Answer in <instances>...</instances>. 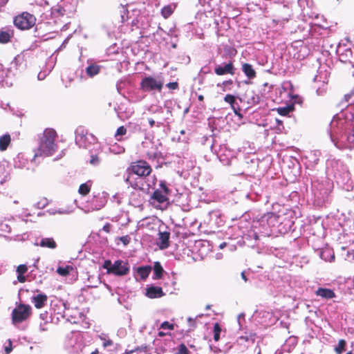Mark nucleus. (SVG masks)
Wrapping results in <instances>:
<instances>
[{"instance_id": "13d9d810", "label": "nucleus", "mask_w": 354, "mask_h": 354, "mask_svg": "<svg viewBox=\"0 0 354 354\" xmlns=\"http://www.w3.org/2000/svg\"><path fill=\"white\" fill-rule=\"evenodd\" d=\"M8 75V73L3 69L2 64H0V83L3 82L5 77Z\"/></svg>"}, {"instance_id": "58836bf2", "label": "nucleus", "mask_w": 354, "mask_h": 354, "mask_svg": "<svg viewBox=\"0 0 354 354\" xmlns=\"http://www.w3.org/2000/svg\"><path fill=\"white\" fill-rule=\"evenodd\" d=\"M98 337L102 342V346L104 348L113 345V342L109 338L108 334L102 333L98 335Z\"/></svg>"}, {"instance_id": "f03ea898", "label": "nucleus", "mask_w": 354, "mask_h": 354, "mask_svg": "<svg viewBox=\"0 0 354 354\" xmlns=\"http://www.w3.org/2000/svg\"><path fill=\"white\" fill-rule=\"evenodd\" d=\"M252 226L246 221L241 220L237 225L232 226L227 232V234L234 239L242 238L243 242L249 247L258 246L259 236L257 232L252 229Z\"/></svg>"}, {"instance_id": "774afa93", "label": "nucleus", "mask_w": 354, "mask_h": 354, "mask_svg": "<svg viewBox=\"0 0 354 354\" xmlns=\"http://www.w3.org/2000/svg\"><path fill=\"white\" fill-rule=\"evenodd\" d=\"M290 109L288 107L279 108L278 109V113L281 115H287Z\"/></svg>"}, {"instance_id": "9b49d317", "label": "nucleus", "mask_w": 354, "mask_h": 354, "mask_svg": "<svg viewBox=\"0 0 354 354\" xmlns=\"http://www.w3.org/2000/svg\"><path fill=\"white\" fill-rule=\"evenodd\" d=\"M150 203L156 209L164 210L169 204V196L155 189L151 196Z\"/></svg>"}, {"instance_id": "680f3d73", "label": "nucleus", "mask_w": 354, "mask_h": 354, "mask_svg": "<svg viewBox=\"0 0 354 354\" xmlns=\"http://www.w3.org/2000/svg\"><path fill=\"white\" fill-rule=\"evenodd\" d=\"M232 84H233V81L232 80L224 81L222 83V85L224 87L223 91L231 90V88H232L231 86L232 85Z\"/></svg>"}, {"instance_id": "052dcab7", "label": "nucleus", "mask_w": 354, "mask_h": 354, "mask_svg": "<svg viewBox=\"0 0 354 354\" xmlns=\"http://www.w3.org/2000/svg\"><path fill=\"white\" fill-rule=\"evenodd\" d=\"M260 101V97L259 95L253 93L252 97L249 99V103L258 104Z\"/></svg>"}, {"instance_id": "5701e85b", "label": "nucleus", "mask_w": 354, "mask_h": 354, "mask_svg": "<svg viewBox=\"0 0 354 354\" xmlns=\"http://www.w3.org/2000/svg\"><path fill=\"white\" fill-rule=\"evenodd\" d=\"M315 82H319L320 85L316 86V93L317 95H324L327 90V77L325 76L324 79L322 80V77L319 75H316L314 77Z\"/></svg>"}, {"instance_id": "6e6d98bb", "label": "nucleus", "mask_w": 354, "mask_h": 354, "mask_svg": "<svg viewBox=\"0 0 354 354\" xmlns=\"http://www.w3.org/2000/svg\"><path fill=\"white\" fill-rule=\"evenodd\" d=\"M124 246L127 245L131 241V237L129 235L120 236L118 238Z\"/></svg>"}, {"instance_id": "9d476101", "label": "nucleus", "mask_w": 354, "mask_h": 354, "mask_svg": "<svg viewBox=\"0 0 354 354\" xmlns=\"http://www.w3.org/2000/svg\"><path fill=\"white\" fill-rule=\"evenodd\" d=\"M128 171H131L144 181H147L146 178L151 174V168L147 162L140 160L129 167Z\"/></svg>"}, {"instance_id": "412c9836", "label": "nucleus", "mask_w": 354, "mask_h": 354, "mask_svg": "<svg viewBox=\"0 0 354 354\" xmlns=\"http://www.w3.org/2000/svg\"><path fill=\"white\" fill-rule=\"evenodd\" d=\"M102 69V66L99 65L93 59L87 60V66L85 68V74L89 78H93L97 75Z\"/></svg>"}, {"instance_id": "a211bd4d", "label": "nucleus", "mask_w": 354, "mask_h": 354, "mask_svg": "<svg viewBox=\"0 0 354 354\" xmlns=\"http://www.w3.org/2000/svg\"><path fill=\"white\" fill-rule=\"evenodd\" d=\"M25 65L24 57L17 55L10 62V66L7 69V73L8 75L12 74L15 75L18 71H21L24 68Z\"/></svg>"}, {"instance_id": "c85d7f7f", "label": "nucleus", "mask_w": 354, "mask_h": 354, "mask_svg": "<svg viewBox=\"0 0 354 354\" xmlns=\"http://www.w3.org/2000/svg\"><path fill=\"white\" fill-rule=\"evenodd\" d=\"M335 178L337 180L338 184H342L346 185V189L348 190L349 187H351V190H354V185H348L350 180V174L346 171L343 173V178L342 179L341 174L339 173H336L335 174Z\"/></svg>"}, {"instance_id": "a878e982", "label": "nucleus", "mask_w": 354, "mask_h": 354, "mask_svg": "<svg viewBox=\"0 0 354 354\" xmlns=\"http://www.w3.org/2000/svg\"><path fill=\"white\" fill-rule=\"evenodd\" d=\"M152 268L150 266H140L136 270V279L137 280H145L150 274Z\"/></svg>"}, {"instance_id": "4c0bfd02", "label": "nucleus", "mask_w": 354, "mask_h": 354, "mask_svg": "<svg viewBox=\"0 0 354 354\" xmlns=\"http://www.w3.org/2000/svg\"><path fill=\"white\" fill-rule=\"evenodd\" d=\"M11 141L10 136L5 134L0 138V151H5L7 149Z\"/></svg>"}, {"instance_id": "7c9ffc66", "label": "nucleus", "mask_w": 354, "mask_h": 354, "mask_svg": "<svg viewBox=\"0 0 354 354\" xmlns=\"http://www.w3.org/2000/svg\"><path fill=\"white\" fill-rule=\"evenodd\" d=\"M316 295L324 299H332L335 297L333 290L324 288H319L316 291Z\"/></svg>"}, {"instance_id": "473e14b6", "label": "nucleus", "mask_w": 354, "mask_h": 354, "mask_svg": "<svg viewBox=\"0 0 354 354\" xmlns=\"http://www.w3.org/2000/svg\"><path fill=\"white\" fill-rule=\"evenodd\" d=\"M28 164V160L24 157L22 153H19L14 159V166L15 168L24 169Z\"/></svg>"}, {"instance_id": "69168bd1", "label": "nucleus", "mask_w": 354, "mask_h": 354, "mask_svg": "<svg viewBox=\"0 0 354 354\" xmlns=\"http://www.w3.org/2000/svg\"><path fill=\"white\" fill-rule=\"evenodd\" d=\"M112 266L113 263L110 260H106L104 261L103 267L104 268L107 270L108 273H111V268H112Z\"/></svg>"}, {"instance_id": "393cba45", "label": "nucleus", "mask_w": 354, "mask_h": 354, "mask_svg": "<svg viewBox=\"0 0 354 354\" xmlns=\"http://www.w3.org/2000/svg\"><path fill=\"white\" fill-rule=\"evenodd\" d=\"M48 297L44 293H38L32 297V302L37 308L44 307L47 302Z\"/></svg>"}, {"instance_id": "c03bdc74", "label": "nucleus", "mask_w": 354, "mask_h": 354, "mask_svg": "<svg viewBox=\"0 0 354 354\" xmlns=\"http://www.w3.org/2000/svg\"><path fill=\"white\" fill-rule=\"evenodd\" d=\"M127 133V129L124 126H121L118 128L115 133V138L118 141H122V136H124Z\"/></svg>"}, {"instance_id": "6e6552de", "label": "nucleus", "mask_w": 354, "mask_h": 354, "mask_svg": "<svg viewBox=\"0 0 354 354\" xmlns=\"http://www.w3.org/2000/svg\"><path fill=\"white\" fill-rule=\"evenodd\" d=\"M35 23V17L27 12H24L14 18L15 26L21 30H28L33 27Z\"/></svg>"}, {"instance_id": "39448f33", "label": "nucleus", "mask_w": 354, "mask_h": 354, "mask_svg": "<svg viewBox=\"0 0 354 354\" xmlns=\"http://www.w3.org/2000/svg\"><path fill=\"white\" fill-rule=\"evenodd\" d=\"M206 142L209 144L211 151L216 154L223 165H231L232 161L235 158V152L233 150L229 149L226 145H220L217 149L213 138H206Z\"/></svg>"}, {"instance_id": "7ed1b4c3", "label": "nucleus", "mask_w": 354, "mask_h": 354, "mask_svg": "<svg viewBox=\"0 0 354 354\" xmlns=\"http://www.w3.org/2000/svg\"><path fill=\"white\" fill-rule=\"evenodd\" d=\"M56 137L57 133L54 129H46L44 131L43 136L40 138L37 149L35 151L32 160L35 161L39 157L53 156L57 150V145L55 143Z\"/></svg>"}, {"instance_id": "0eeeda50", "label": "nucleus", "mask_w": 354, "mask_h": 354, "mask_svg": "<svg viewBox=\"0 0 354 354\" xmlns=\"http://www.w3.org/2000/svg\"><path fill=\"white\" fill-rule=\"evenodd\" d=\"M75 144L82 148H88L91 144L96 142V138L87 132L82 127H79L75 130Z\"/></svg>"}, {"instance_id": "5fc2aeb1", "label": "nucleus", "mask_w": 354, "mask_h": 354, "mask_svg": "<svg viewBox=\"0 0 354 354\" xmlns=\"http://www.w3.org/2000/svg\"><path fill=\"white\" fill-rule=\"evenodd\" d=\"M275 123H276L275 129H277V131H278L279 132H282L283 130L284 129L283 122L281 120H280L279 119L276 118Z\"/></svg>"}, {"instance_id": "0e129e2a", "label": "nucleus", "mask_w": 354, "mask_h": 354, "mask_svg": "<svg viewBox=\"0 0 354 354\" xmlns=\"http://www.w3.org/2000/svg\"><path fill=\"white\" fill-rule=\"evenodd\" d=\"M354 95V86L351 88V90L346 93L344 96V99L346 102H348L351 98Z\"/></svg>"}, {"instance_id": "20e7f679", "label": "nucleus", "mask_w": 354, "mask_h": 354, "mask_svg": "<svg viewBox=\"0 0 354 354\" xmlns=\"http://www.w3.org/2000/svg\"><path fill=\"white\" fill-rule=\"evenodd\" d=\"M266 221L268 227L270 229V233H286L290 227V221L286 220L283 216L274 213H268L264 216L261 222Z\"/></svg>"}, {"instance_id": "b1692460", "label": "nucleus", "mask_w": 354, "mask_h": 354, "mask_svg": "<svg viewBox=\"0 0 354 354\" xmlns=\"http://www.w3.org/2000/svg\"><path fill=\"white\" fill-rule=\"evenodd\" d=\"M170 232L162 231L160 229L158 232V239L160 240V248L166 249L169 245Z\"/></svg>"}, {"instance_id": "e433bc0d", "label": "nucleus", "mask_w": 354, "mask_h": 354, "mask_svg": "<svg viewBox=\"0 0 354 354\" xmlns=\"http://www.w3.org/2000/svg\"><path fill=\"white\" fill-rule=\"evenodd\" d=\"M321 156V152L318 150L310 151L307 158L308 159V162L312 163L313 165H317L319 160V157Z\"/></svg>"}, {"instance_id": "ddd939ff", "label": "nucleus", "mask_w": 354, "mask_h": 354, "mask_svg": "<svg viewBox=\"0 0 354 354\" xmlns=\"http://www.w3.org/2000/svg\"><path fill=\"white\" fill-rule=\"evenodd\" d=\"M31 307L28 304H19L12 310V318L14 324L26 320L30 315Z\"/></svg>"}, {"instance_id": "e2e57ef3", "label": "nucleus", "mask_w": 354, "mask_h": 354, "mask_svg": "<svg viewBox=\"0 0 354 354\" xmlns=\"http://www.w3.org/2000/svg\"><path fill=\"white\" fill-rule=\"evenodd\" d=\"M160 328L164 330H172L174 328V326L168 322H164L161 324Z\"/></svg>"}, {"instance_id": "423d86ee", "label": "nucleus", "mask_w": 354, "mask_h": 354, "mask_svg": "<svg viewBox=\"0 0 354 354\" xmlns=\"http://www.w3.org/2000/svg\"><path fill=\"white\" fill-rule=\"evenodd\" d=\"M164 85V80L161 75L145 76L140 82V89L144 92H161Z\"/></svg>"}, {"instance_id": "3c124183", "label": "nucleus", "mask_w": 354, "mask_h": 354, "mask_svg": "<svg viewBox=\"0 0 354 354\" xmlns=\"http://www.w3.org/2000/svg\"><path fill=\"white\" fill-rule=\"evenodd\" d=\"M48 205V201L46 198H42L35 205V207L37 209H43L46 207Z\"/></svg>"}, {"instance_id": "ea45409f", "label": "nucleus", "mask_w": 354, "mask_h": 354, "mask_svg": "<svg viewBox=\"0 0 354 354\" xmlns=\"http://www.w3.org/2000/svg\"><path fill=\"white\" fill-rule=\"evenodd\" d=\"M156 189L159 192L169 196L171 193V190L169 187V184L165 180H160L158 184V188Z\"/></svg>"}, {"instance_id": "a18cd8bd", "label": "nucleus", "mask_w": 354, "mask_h": 354, "mask_svg": "<svg viewBox=\"0 0 354 354\" xmlns=\"http://www.w3.org/2000/svg\"><path fill=\"white\" fill-rule=\"evenodd\" d=\"M346 345V341L344 339H340L338 342V344L335 348V352L337 354L342 353V352L345 351Z\"/></svg>"}, {"instance_id": "4d7b16f0", "label": "nucleus", "mask_w": 354, "mask_h": 354, "mask_svg": "<svg viewBox=\"0 0 354 354\" xmlns=\"http://www.w3.org/2000/svg\"><path fill=\"white\" fill-rule=\"evenodd\" d=\"M189 351L184 344H180L178 346V354H189Z\"/></svg>"}, {"instance_id": "37998d69", "label": "nucleus", "mask_w": 354, "mask_h": 354, "mask_svg": "<svg viewBox=\"0 0 354 354\" xmlns=\"http://www.w3.org/2000/svg\"><path fill=\"white\" fill-rule=\"evenodd\" d=\"M109 151L114 154H120L124 151V148L117 143H114L110 145Z\"/></svg>"}, {"instance_id": "864d4df0", "label": "nucleus", "mask_w": 354, "mask_h": 354, "mask_svg": "<svg viewBox=\"0 0 354 354\" xmlns=\"http://www.w3.org/2000/svg\"><path fill=\"white\" fill-rule=\"evenodd\" d=\"M126 84V82L123 80H120L117 82L116 88L120 94H122V91L124 88Z\"/></svg>"}, {"instance_id": "aec40b11", "label": "nucleus", "mask_w": 354, "mask_h": 354, "mask_svg": "<svg viewBox=\"0 0 354 354\" xmlns=\"http://www.w3.org/2000/svg\"><path fill=\"white\" fill-rule=\"evenodd\" d=\"M214 73L217 75H234L235 73V68L232 62H224L221 64H216Z\"/></svg>"}, {"instance_id": "c9c22d12", "label": "nucleus", "mask_w": 354, "mask_h": 354, "mask_svg": "<svg viewBox=\"0 0 354 354\" xmlns=\"http://www.w3.org/2000/svg\"><path fill=\"white\" fill-rule=\"evenodd\" d=\"M153 278L154 279H160L162 276V274L164 272V270L160 264V262L158 261H156L154 263V265H153Z\"/></svg>"}, {"instance_id": "cd10ccee", "label": "nucleus", "mask_w": 354, "mask_h": 354, "mask_svg": "<svg viewBox=\"0 0 354 354\" xmlns=\"http://www.w3.org/2000/svg\"><path fill=\"white\" fill-rule=\"evenodd\" d=\"M13 36V30L8 27L0 28V43L6 44L10 41Z\"/></svg>"}, {"instance_id": "a19ab883", "label": "nucleus", "mask_w": 354, "mask_h": 354, "mask_svg": "<svg viewBox=\"0 0 354 354\" xmlns=\"http://www.w3.org/2000/svg\"><path fill=\"white\" fill-rule=\"evenodd\" d=\"M73 270L71 266L66 265L65 266H59L57 272L62 276H67Z\"/></svg>"}, {"instance_id": "4468645a", "label": "nucleus", "mask_w": 354, "mask_h": 354, "mask_svg": "<svg viewBox=\"0 0 354 354\" xmlns=\"http://www.w3.org/2000/svg\"><path fill=\"white\" fill-rule=\"evenodd\" d=\"M124 181L136 189H145V184H147V188L151 186V185L147 181H144L140 177L136 176L131 171H128V169H127L126 175L124 176Z\"/></svg>"}, {"instance_id": "de8ad7c7", "label": "nucleus", "mask_w": 354, "mask_h": 354, "mask_svg": "<svg viewBox=\"0 0 354 354\" xmlns=\"http://www.w3.org/2000/svg\"><path fill=\"white\" fill-rule=\"evenodd\" d=\"M90 189L91 187L88 183H83L80 186L79 193L82 195L85 196L89 193Z\"/></svg>"}, {"instance_id": "dca6fc26", "label": "nucleus", "mask_w": 354, "mask_h": 354, "mask_svg": "<svg viewBox=\"0 0 354 354\" xmlns=\"http://www.w3.org/2000/svg\"><path fill=\"white\" fill-rule=\"evenodd\" d=\"M312 189L315 197L317 199L324 200L329 194V187H326L323 183H319L317 180H311Z\"/></svg>"}, {"instance_id": "6ab92c4d", "label": "nucleus", "mask_w": 354, "mask_h": 354, "mask_svg": "<svg viewBox=\"0 0 354 354\" xmlns=\"http://www.w3.org/2000/svg\"><path fill=\"white\" fill-rule=\"evenodd\" d=\"M111 270V273L115 275H126L129 272V266L128 263L124 261L117 260L113 263Z\"/></svg>"}, {"instance_id": "79ce46f5", "label": "nucleus", "mask_w": 354, "mask_h": 354, "mask_svg": "<svg viewBox=\"0 0 354 354\" xmlns=\"http://www.w3.org/2000/svg\"><path fill=\"white\" fill-rule=\"evenodd\" d=\"M224 100L226 102L229 103L231 105L232 108L234 109V113L236 115H239V114L238 113V112H237V111L236 110V108H235V104H236L235 97L233 95L227 94V95H226L225 96Z\"/></svg>"}, {"instance_id": "f8f14e48", "label": "nucleus", "mask_w": 354, "mask_h": 354, "mask_svg": "<svg viewBox=\"0 0 354 354\" xmlns=\"http://www.w3.org/2000/svg\"><path fill=\"white\" fill-rule=\"evenodd\" d=\"M51 13L54 17L68 16L75 11L74 6L68 3V1L62 0L57 6L51 9Z\"/></svg>"}, {"instance_id": "bf43d9fd", "label": "nucleus", "mask_w": 354, "mask_h": 354, "mask_svg": "<svg viewBox=\"0 0 354 354\" xmlns=\"http://www.w3.org/2000/svg\"><path fill=\"white\" fill-rule=\"evenodd\" d=\"M28 270L27 266L26 265L21 264L19 265L17 268V273L24 274Z\"/></svg>"}, {"instance_id": "bb28decb", "label": "nucleus", "mask_w": 354, "mask_h": 354, "mask_svg": "<svg viewBox=\"0 0 354 354\" xmlns=\"http://www.w3.org/2000/svg\"><path fill=\"white\" fill-rule=\"evenodd\" d=\"M164 295L162 289L158 286H151L146 288V296L149 298H159Z\"/></svg>"}, {"instance_id": "f257e3e1", "label": "nucleus", "mask_w": 354, "mask_h": 354, "mask_svg": "<svg viewBox=\"0 0 354 354\" xmlns=\"http://www.w3.org/2000/svg\"><path fill=\"white\" fill-rule=\"evenodd\" d=\"M329 135L337 148L351 147L354 144V105L348 106L334 116L330 123Z\"/></svg>"}, {"instance_id": "603ef678", "label": "nucleus", "mask_w": 354, "mask_h": 354, "mask_svg": "<svg viewBox=\"0 0 354 354\" xmlns=\"http://www.w3.org/2000/svg\"><path fill=\"white\" fill-rule=\"evenodd\" d=\"M0 231L10 233L11 232V227L8 224L1 222L0 223Z\"/></svg>"}, {"instance_id": "c756f323", "label": "nucleus", "mask_w": 354, "mask_h": 354, "mask_svg": "<svg viewBox=\"0 0 354 354\" xmlns=\"http://www.w3.org/2000/svg\"><path fill=\"white\" fill-rule=\"evenodd\" d=\"M236 195L240 198V200H250L252 201H258L261 198V196L256 192L246 193L244 192H237Z\"/></svg>"}, {"instance_id": "49530a36", "label": "nucleus", "mask_w": 354, "mask_h": 354, "mask_svg": "<svg viewBox=\"0 0 354 354\" xmlns=\"http://www.w3.org/2000/svg\"><path fill=\"white\" fill-rule=\"evenodd\" d=\"M221 332V328L219 324L216 323L214 325V339L217 342L220 339V334Z\"/></svg>"}, {"instance_id": "1a4fd4ad", "label": "nucleus", "mask_w": 354, "mask_h": 354, "mask_svg": "<svg viewBox=\"0 0 354 354\" xmlns=\"http://www.w3.org/2000/svg\"><path fill=\"white\" fill-rule=\"evenodd\" d=\"M310 53V48L301 40L294 41L290 50V53L292 55L293 57L299 60L305 59Z\"/></svg>"}, {"instance_id": "338daca9", "label": "nucleus", "mask_w": 354, "mask_h": 354, "mask_svg": "<svg viewBox=\"0 0 354 354\" xmlns=\"http://www.w3.org/2000/svg\"><path fill=\"white\" fill-rule=\"evenodd\" d=\"M166 87L171 90H176L178 88V83L177 82H169L166 84Z\"/></svg>"}, {"instance_id": "2eb2a0df", "label": "nucleus", "mask_w": 354, "mask_h": 354, "mask_svg": "<svg viewBox=\"0 0 354 354\" xmlns=\"http://www.w3.org/2000/svg\"><path fill=\"white\" fill-rule=\"evenodd\" d=\"M82 337L80 334L76 333H71L67 335L65 341V347L71 350L72 353H77L82 349Z\"/></svg>"}, {"instance_id": "f3484780", "label": "nucleus", "mask_w": 354, "mask_h": 354, "mask_svg": "<svg viewBox=\"0 0 354 354\" xmlns=\"http://www.w3.org/2000/svg\"><path fill=\"white\" fill-rule=\"evenodd\" d=\"M336 53L342 62L350 63L354 66L353 51L350 48H346L344 46L339 45Z\"/></svg>"}, {"instance_id": "8fccbe9b", "label": "nucleus", "mask_w": 354, "mask_h": 354, "mask_svg": "<svg viewBox=\"0 0 354 354\" xmlns=\"http://www.w3.org/2000/svg\"><path fill=\"white\" fill-rule=\"evenodd\" d=\"M40 319L44 322V324H48L51 321V317L49 315L47 311L41 313L39 315Z\"/></svg>"}, {"instance_id": "72a5a7b5", "label": "nucleus", "mask_w": 354, "mask_h": 354, "mask_svg": "<svg viewBox=\"0 0 354 354\" xmlns=\"http://www.w3.org/2000/svg\"><path fill=\"white\" fill-rule=\"evenodd\" d=\"M297 344V339L295 336L289 337L283 344V350L287 352H290Z\"/></svg>"}, {"instance_id": "f704fd0d", "label": "nucleus", "mask_w": 354, "mask_h": 354, "mask_svg": "<svg viewBox=\"0 0 354 354\" xmlns=\"http://www.w3.org/2000/svg\"><path fill=\"white\" fill-rule=\"evenodd\" d=\"M176 5L175 3H171L164 6L161 9V15L165 19L169 17L174 12Z\"/></svg>"}, {"instance_id": "09e8293b", "label": "nucleus", "mask_w": 354, "mask_h": 354, "mask_svg": "<svg viewBox=\"0 0 354 354\" xmlns=\"http://www.w3.org/2000/svg\"><path fill=\"white\" fill-rule=\"evenodd\" d=\"M89 163L93 166H97L100 163V159L97 154H91Z\"/></svg>"}, {"instance_id": "2f4dec72", "label": "nucleus", "mask_w": 354, "mask_h": 354, "mask_svg": "<svg viewBox=\"0 0 354 354\" xmlns=\"http://www.w3.org/2000/svg\"><path fill=\"white\" fill-rule=\"evenodd\" d=\"M241 69L248 79H254L256 77V71L250 64H243Z\"/></svg>"}, {"instance_id": "4be33fe9", "label": "nucleus", "mask_w": 354, "mask_h": 354, "mask_svg": "<svg viewBox=\"0 0 354 354\" xmlns=\"http://www.w3.org/2000/svg\"><path fill=\"white\" fill-rule=\"evenodd\" d=\"M35 245L49 249H55L57 248V243L52 237H38L35 240Z\"/></svg>"}]
</instances>
